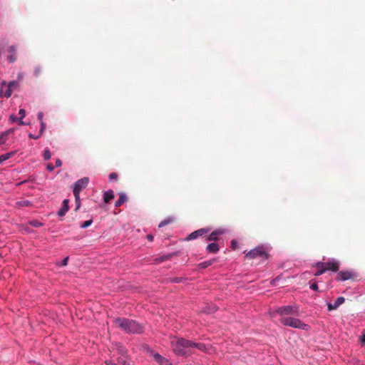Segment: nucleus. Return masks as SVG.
I'll return each mask as SVG.
<instances>
[{"mask_svg": "<svg viewBox=\"0 0 365 365\" xmlns=\"http://www.w3.org/2000/svg\"><path fill=\"white\" fill-rule=\"evenodd\" d=\"M170 346L175 354L180 356H188L193 354L191 349H197L203 352L208 351V346L203 343L195 341L173 336L170 341Z\"/></svg>", "mask_w": 365, "mask_h": 365, "instance_id": "f257e3e1", "label": "nucleus"}, {"mask_svg": "<svg viewBox=\"0 0 365 365\" xmlns=\"http://www.w3.org/2000/svg\"><path fill=\"white\" fill-rule=\"evenodd\" d=\"M121 330L128 334H140L143 331V327L137 322L126 318H117L114 320Z\"/></svg>", "mask_w": 365, "mask_h": 365, "instance_id": "f03ea898", "label": "nucleus"}, {"mask_svg": "<svg viewBox=\"0 0 365 365\" xmlns=\"http://www.w3.org/2000/svg\"><path fill=\"white\" fill-rule=\"evenodd\" d=\"M281 323L287 327L299 329L302 330H307L309 325L304 324L302 321L297 318L284 317L281 319Z\"/></svg>", "mask_w": 365, "mask_h": 365, "instance_id": "7ed1b4c3", "label": "nucleus"}, {"mask_svg": "<svg viewBox=\"0 0 365 365\" xmlns=\"http://www.w3.org/2000/svg\"><path fill=\"white\" fill-rule=\"evenodd\" d=\"M299 308L297 305L282 306L277 309L276 313L279 315H298Z\"/></svg>", "mask_w": 365, "mask_h": 365, "instance_id": "20e7f679", "label": "nucleus"}, {"mask_svg": "<svg viewBox=\"0 0 365 365\" xmlns=\"http://www.w3.org/2000/svg\"><path fill=\"white\" fill-rule=\"evenodd\" d=\"M357 273L353 269L341 270L338 272L336 280L337 281H346L357 277Z\"/></svg>", "mask_w": 365, "mask_h": 365, "instance_id": "39448f33", "label": "nucleus"}, {"mask_svg": "<svg viewBox=\"0 0 365 365\" xmlns=\"http://www.w3.org/2000/svg\"><path fill=\"white\" fill-rule=\"evenodd\" d=\"M120 356L118 358V364L113 362L110 360L106 361V365H130L128 361V357L125 354L124 349L120 346L119 350Z\"/></svg>", "mask_w": 365, "mask_h": 365, "instance_id": "423d86ee", "label": "nucleus"}, {"mask_svg": "<svg viewBox=\"0 0 365 365\" xmlns=\"http://www.w3.org/2000/svg\"><path fill=\"white\" fill-rule=\"evenodd\" d=\"M209 228H201L197 230H195L190 233L187 237V240H195L199 237H206L207 235L210 232Z\"/></svg>", "mask_w": 365, "mask_h": 365, "instance_id": "0eeeda50", "label": "nucleus"}, {"mask_svg": "<svg viewBox=\"0 0 365 365\" xmlns=\"http://www.w3.org/2000/svg\"><path fill=\"white\" fill-rule=\"evenodd\" d=\"M88 178L84 177L81 178L75 182L73 191L81 192L82 190L85 189L88 186Z\"/></svg>", "mask_w": 365, "mask_h": 365, "instance_id": "6e6552de", "label": "nucleus"}, {"mask_svg": "<svg viewBox=\"0 0 365 365\" xmlns=\"http://www.w3.org/2000/svg\"><path fill=\"white\" fill-rule=\"evenodd\" d=\"M226 232L225 229L220 228L214 230L210 234L205 237V241H217L220 237L224 235Z\"/></svg>", "mask_w": 365, "mask_h": 365, "instance_id": "1a4fd4ad", "label": "nucleus"}, {"mask_svg": "<svg viewBox=\"0 0 365 365\" xmlns=\"http://www.w3.org/2000/svg\"><path fill=\"white\" fill-rule=\"evenodd\" d=\"M150 354L153 357L154 360L160 365H172V363L168 359L161 356L160 354L155 353L152 350H150Z\"/></svg>", "mask_w": 365, "mask_h": 365, "instance_id": "9d476101", "label": "nucleus"}, {"mask_svg": "<svg viewBox=\"0 0 365 365\" xmlns=\"http://www.w3.org/2000/svg\"><path fill=\"white\" fill-rule=\"evenodd\" d=\"M345 302V299L344 297H339L336 298V299L334 301V303L331 302H327V310L329 312L331 310L336 309L340 305L344 304Z\"/></svg>", "mask_w": 365, "mask_h": 365, "instance_id": "9b49d317", "label": "nucleus"}, {"mask_svg": "<svg viewBox=\"0 0 365 365\" xmlns=\"http://www.w3.org/2000/svg\"><path fill=\"white\" fill-rule=\"evenodd\" d=\"M324 264L328 271L336 272L339 268V262L335 259H329L328 262H324Z\"/></svg>", "mask_w": 365, "mask_h": 365, "instance_id": "f8f14e48", "label": "nucleus"}, {"mask_svg": "<svg viewBox=\"0 0 365 365\" xmlns=\"http://www.w3.org/2000/svg\"><path fill=\"white\" fill-rule=\"evenodd\" d=\"M7 59L9 62L14 63L17 59L16 48L14 46H10L7 48Z\"/></svg>", "mask_w": 365, "mask_h": 365, "instance_id": "ddd939ff", "label": "nucleus"}, {"mask_svg": "<svg viewBox=\"0 0 365 365\" xmlns=\"http://www.w3.org/2000/svg\"><path fill=\"white\" fill-rule=\"evenodd\" d=\"M315 267L317 269V271L314 273V276L316 277H319L328 271L327 268L325 267L324 262H317Z\"/></svg>", "mask_w": 365, "mask_h": 365, "instance_id": "4468645a", "label": "nucleus"}, {"mask_svg": "<svg viewBox=\"0 0 365 365\" xmlns=\"http://www.w3.org/2000/svg\"><path fill=\"white\" fill-rule=\"evenodd\" d=\"M245 257L248 259H254L258 257H265L266 259L268 257L267 252H245Z\"/></svg>", "mask_w": 365, "mask_h": 365, "instance_id": "2eb2a0df", "label": "nucleus"}, {"mask_svg": "<svg viewBox=\"0 0 365 365\" xmlns=\"http://www.w3.org/2000/svg\"><path fill=\"white\" fill-rule=\"evenodd\" d=\"M68 200L66 199L63 201L62 207L60 209V210L58 212V215L61 217L64 216L65 214L68 210L69 206H68Z\"/></svg>", "mask_w": 365, "mask_h": 365, "instance_id": "dca6fc26", "label": "nucleus"}, {"mask_svg": "<svg viewBox=\"0 0 365 365\" xmlns=\"http://www.w3.org/2000/svg\"><path fill=\"white\" fill-rule=\"evenodd\" d=\"M216 261L215 258H212L208 260H205L202 262H200L198 264V268L200 269H205L212 265Z\"/></svg>", "mask_w": 365, "mask_h": 365, "instance_id": "f3484780", "label": "nucleus"}, {"mask_svg": "<svg viewBox=\"0 0 365 365\" xmlns=\"http://www.w3.org/2000/svg\"><path fill=\"white\" fill-rule=\"evenodd\" d=\"M114 198L113 191L110 190L104 192L103 194V200L106 203H108L110 200Z\"/></svg>", "mask_w": 365, "mask_h": 365, "instance_id": "a211bd4d", "label": "nucleus"}, {"mask_svg": "<svg viewBox=\"0 0 365 365\" xmlns=\"http://www.w3.org/2000/svg\"><path fill=\"white\" fill-rule=\"evenodd\" d=\"M128 200V197L125 193H120L118 200L115 202V207H120L125 202H126Z\"/></svg>", "mask_w": 365, "mask_h": 365, "instance_id": "6ab92c4d", "label": "nucleus"}, {"mask_svg": "<svg viewBox=\"0 0 365 365\" xmlns=\"http://www.w3.org/2000/svg\"><path fill=\"white\" fill-rule=\"evenodd\" d=\"M175 252H173L171 254H169V255H163V256H161L158 258H156L155 259V264H158V263H160L162 262H164L165 260L170 258L172 257V255H173Z\"/></svg>", "mask_w": 365, "mask_h": 365, "instance_id": "aec40b11", "label": "nucleus"}, {"mask_svg": "<svg viewBox=\"0 0 365 365\" xmlns=\"http://www.w3.org/2000/svg\"><path fill=\"white\" fill-rule=\"evenodd\" d=\"M73 192L75 197V201L76 204V210H77L81 207L80 192L76 191H73Z\"/></svg>", "mask_w": 365, "mask_h": 365, "instance_id": "412c9836", "label": "nucleus"}, {"mask_svg": "<svg viewBox=\"0 0 365 365\" xmlns=\"http://www.w3.org/2000/svg\"><path fill=\"white\" fill-rule=\"evenodd\" d=\"M206 250H207V251H218L220 250V247H219L218 244H217L215 242H212V243L209 244L207 246Z\"/></svg>", "mask_w": 365, "mask_h": 365, "instance_id": "4be33fe9", "label": "nucleus"}, {"mask_svg": "<svg viewBox=\"0 0 365 365\" xmlns=\"http://www.w3.org/2000/svg\"><path fill=\"white\" fill-rule=\"evenodd\" d=\"M272 249L269 245H261L257 247H256L255 249L252 250L251 251H267L268 250Z\"/></svg>", "mask_w": 365, "mask_h": 365, "instance_id": "5701e85b", "label": "nucleus"}, {"mask_svg": "<svg viewBox=\"0 0 365 365\" xmlns=\"http://www.w3.org/2000/svg\"><path fill=\"white\" fill-rule=\"evenodd\" d=\"M14 153H15V152H10V153L1 155L0 156V163L9 159L11 157H12L14 155Z\"/></svg>", "mask_w": 365, "mask_h": 365, "instance_id": "b1692460", "label": "nucleus"}, {"mask_svg": "<svg viewBox=\"0 0 365 365\" xmlns=\"http://www.w3.org/2000/svg\"><path fill=\"white\" fill-rule=\"evenodd\" d=\"M217 311V307L215 305L206 307L204 312L207 314H212Z\"/></svg>", "mask_w": 365, "mask_h": 365, "instance_id": "393cba45", "label": "nucleus"}, {"mask_svg": "<svg viewBox=\"0 0 365 365\" xmlns=\"http://www.w3.org/2000/svg\"><path fill=\"white\" fill-rule=\"evenodd\" d=\"M29 224L32 226V227H39L41 226H42V223L38 220H31L29 221Z\"/></svg>", "mask_w": 365, "mask_h": 365, "instance_id": "a878e982", "label": "nucleus"}, {"mask_svg": "<svg viewBox=\"0 0 365 365\" xmlns=\"http://www.w3.org/2000/svg\"><path fill=\"white\" fill-rule=\"evenodd\" d=\"M8 86L13 89V91L19 86L18 81H13L9 83Z\"/></svg>", "mask_w": 365, "mask_h": 365, "instance_id": "bb28decb", "label": "nucleus"}, {"mask_svg": "<svg viewBox=\"0 0 365 365\" xmlns=\"http://www.w3.org/2000/svg\"><path fill=\"white\" fill-rule=\"evenodd\" d=\"M51 158V154L50 150L48 148L45 149L44 152H43V158H44V160H48Z\"/></svg>", "mask_w": 365, "mask_h": 365, "instance_id": "cd10ccee", "label": "nucleus"}, {"mask_svg": "<svg viewBox=\"0 0 365 365\" xmlns=\"http://www.w3.org/2000/svg\"><path fill=\"white\" fill-rule=\"evenodd\" d=\"M231 248L234 250L240 249L241 247L239 246L238 242L236 240H232L231 241Z\"/></svg>", "mask_w": 365, "mask_h": 365, "instance_id": "c85d7f7f", "label": "nucleus"}, {"mask_svg": "<svg viewBox=\"0 0 365 365\" xmlns=\"http://www.w3.org/2000/svg\"><path fill=\"white\" fill-rule=\"evenodd\" d=\"M168 280L173 283H180L183 281V278H182V277H171V278H169Z\"/></svg>", "mask_w": 365, "mask_h": 365, "instance_id": "c756f323", "label": "nucleus"}, {"mask_svg": "<svg viewBox=\"0 0 365 365\" xmlns=\"http://www.w3.org/2000/svg\"><path fill=\"white\" fill-rule=\"evenodd\" d=\"M42 73V68L40 66H37L34 68V75L36 77H38Z\"/></svg>", "mask_w": 365, "mask_h": 365, "instance_id": "7c9ffc66", "label": "nucleus"}, {"mask_svg": "<svg viewBox=\"0 0 365 365\" xmlns=\"http://www.w3.org/2000/svg\"><path fill=\"white\" fill-rule=\"evenodd\" d=\"M46 123L43 120H41V128H40V130H39V136H41L43 135V133H44V131L46 130Z\"/></svg>", "mask_w": 365, "mask_h": 365, "instance_id": "2f4dec72", "label": "nucleus"}, {"mask_svg": "<svg viewBox=\"0 0 365 365\" xmlns=\"http://www.w3.org/2000/svg\"><path fill=\"white\" fill-rule=\"evenodd\" d=\"M118 177V176L116 173H110L108 176L110 180H117Z\"/></svg>", "mask_w": 365, "mask_h": 365, "instance_id": "473e14b6", "label": "nucleus"}, {"mask_svg": "<svg viewBox=\"0 0 365 365\" xmlns=\"http://www.w3.org/2000/svg\"><path fill=\"white\" fill-rule=\"evenodd\" d=\"M92 222V220L84 221L83 224L81 225V227L86 228L91 225Z\"/></svg>", "mask_w": 365, "mask_h": 365, "instance_id": "72a5a7b5", "label": "nucleus"}, {"mask_svg": "<svg viewBox=\"0 0 365 365\" xmlns=\"http://www.w3.org/2000/svg\"><path fill=\"white\" fill-rule=\"evenodd\" d=\"M12 91H13V89H11V88H9L8 86V88L4 93V96L6 98H9L12 94Z\"/></svg>", "mask_w": 365, "mask_h": 365, "instance_id": "f704fd0d", "label": "nucleus"}, {"mask_svg": "<svg viewBox=\"0 0 365 365\" xmlns=\"http://www.w3.org/2000/svg\"><path fill=\"white\" fill-rule=\"evenodd\" d=\"M310 289H312L314 291H318L319 287L317 282H314L312 284H310L309 285Z\"/></svg>", "mask_w": 365, "mask_h": 365, "instance_id": "c9c22d12", "label": "nucleus"}, {"mask_svg": "<svg viewBox=\"0 0 365 365\" xmlns=\"http://www.w3.org/2000/svg\"><path fill=\"white\" fill-rule=\"evenodd\" d=\"M68 260V257H65L61 262L58 263L60 266H65L67 264Z\"/></svg>", "mask_w": 365, "mask_h": 365, "instance_id": "e433bc0d", "label": "nucleus"}, {"mask_svg": "<svg viewBox=\"0 0 365 365\" xmlns=\"http://www.w3.org/2000/svg\"><path fill=\"white\" fill-rule=\"evenodd\" d=\"M170 222V220H163L162 221L160 224H159V227H162L165 225H167L168 224H169Z\"/></svg>", "mask_w": 365, "mask_h": 365, "instance_id": "4c0bfd02", "label": "nucleus"}, {"mask_svg": "<svg viewBox=\"0 0 365 365\" xmlns=\"http://www.w3.org/2000/svg\"><path fill=\"white\" fill-rule=\"evenodd\" d=\"M19 114L20 115V118L23 119L26 116V110L23 108H21L19 111Z\"/></svg>", "mask_w": 365, "mask_h": 365, "instance_id": "58836bf2", "label": "nucleus"}, {"mask_svg": "<svg viewBox=\"0 0 365 365\" xmlns=\"http://www.w3.org/2000/svg\"><path fill=\"white\" fill-rule=\"evenodd\" d=\"M6 135H4V133H1V135H0V144L4 143V142L6 140Z\"/></svg>", "mask_w": 365, "mask_h": 365, "instance_id": "ea45409f", "label": "nucleus"}, {"mask_svg": "<svg viewBox=\"0 0 365 365\" xmlns=\"http://www.w3.org/2000/svg\"><path fill=\"white\" fill-rule=\"evenodd\" d=\"M280 279V277H277L274 279H272L270 282L271 285L274 286L276 284L277 282H278Z\"/></svg>", "mask_w": 365, "mask_h": 365, "instance_id": "a19ab883", "label": "nucleus"}, {"mask_svg": "<svg viewBox=\"0 0 365 365\" xmlns=\"http://www.w3.org/2000/svg\"><path fill=\"white\" fill-rule=\"evenodd\" d=\"M37 117H38V119L40 120V123H41V120H43V112H38Z\"/></svg>", "mask_w": 365, "mask_h": 365, "instance_id": "79ce46f5", "label": "nucleus"}, {"mask_svg": "<svg viewBox=\"0 0 365 365\" xmlns=\"http://www.w3.org/2000/svg\"><path fill=\"white\" fill-rule=\"evenodd\" d=\"M46 168L48 171L51 172L53 170L54 166L51 163H49L47 165Z\"/></svg>", "mask_w": 365, "mask_h": 365, "instance_id": "37998d69", "label": "nucleus"}, {"mask_svg": "<svg viewBox=\"0 0 365 365\" xmlns=\"http://www.w3.org/2000/svg\"><path fill=\"white\" fill-rule=\"evenodd\" d=\"M62 165V161L60 159L56 160V167L59 168Z\"/></svg>", "mask_w": 365, "mask_h": 365, "instance_id": "c03bdc74", "label": "nucleus"}, {"mask_svg": "<svg viewBox=\"0 0 365 365\" xmlns=\"http://www.w3.org/2000/svg\"><path fill=\"white\" fill-rule=\"evenodd\" d=\"M14 131H15L14 128H11V129L8 130L7 131L4 132V135H6L7 136L9 134L13 133Z\"/></svg>", "mask_w": 365, "mask_h": 365, "instance_id": "a18cd8bd", "label": "nucleus"}, {"mask_svg": "<svg viewBox=\"0 0 365 365\" xmlns=\"http://www.w3.org/2000/svg\"><path fill=\"white\" fill-rule=\"evenodd\" d=\"M10 120H11L12 122H14V121H17L18 120V118L16 116H15L14 115H10V118H9Z\"/></svg>", "mask_w": 365, "mask_h": 365, "instance_id": "49530a36", "label": "nucleus"}, {"mask_svg": "<svg viewBox=\"0 0 365 365\" xmlns=\"http://www.w3.org/2000/svg\"><path fill=\"white\" fill-rule=\"evenodd\" d=\"M29 137L30 138H32V139H38V138H39L41 136H39V135L36 136V135H33V134H31V133H29Z\"/></svg>", "mask_w": 365, "mask_h": 365, "instance_id": "de8ad7c7", "label": "nucleus"}, {"mask_svg": "<svg viewBox=\"0 0 365 365\" xmlns=\"http://www.w3.org/2000/svg\"><path fill=\"white\" fill-rule=\"evenodd\" d=\"M147 239L149 240V241H153V235L149 234V235H147L146 236Z\"/></svg>", "mask_w": 365, "mask_h": 365, "instance_id": "09e8293b", "label": "nucleus"}, {"mask_svg": "<svg viewBox=\"0 0 365 365\" xmlns=\"http://www.w3.org/2000/svg\"><path fill=\"white\" fill-rule=\"evenodd\" d=\"M18 121H19V124L22 125H25V123L23 121V119H21V118L19 119H18Z\"/></svg>", "mask_w": 365, "mask_h": 365, "instance_id": "8fccbe9b", "label": "nucleus"}, {"mask_svg": "<svg viewBox=\"0 0 365 365\" xmlns=\"http://www.w3.org/2000/svg\"><path fill=\"white\" fill-rule=\"evenodd\" d=\"M19 78H22V76L21 74H19Z\"/></svg>", "mask_w": 365, "mask_h": 365, "instance_id": "3c124183", "label": "nucleus"}]
</instances>
